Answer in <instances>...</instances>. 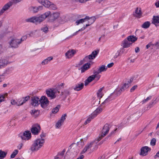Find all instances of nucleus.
Returning a JSON list of instances; mask_svg holds the SVG:
<instances>
[{
  "mask_svg": "<svg viewBox=\"0 0 159 159\" xmlns=\"http://www.w3.org/2000/svg\"><path fill=\"white\" fill-rule=\"evenodd\" d=\"M7 152L0 150V159H3L7 155Z\"/></svg>",
  "mask_w": 159,
  "mask_h": 159,
  "instance_id": "obj_40",
  "label": "nucleus"
},
{
  "mask_svg": "<svg viewBox=\"0 0 159 159\" xmlns=\"http://www.w3.org/2000/svg\"><path fill=\"white\" fill-rule=\"evenodd\" d=\"M19 137L23 140H28L31 137V133L30 131H26L22 134L19 135Z\"/></svg>",
  "mask_w": 159,
  "mask_h": 159,
  "instance_id": "obj_8",
  "label": "nucleus"
},
{
  "mask_svg": "<svg viewBox=\"0 0 159 159\" xmlns=\"http://www.w3.org/2000/svg\"><path fill=\"white\" fill-rule=\"evenodd\" d=\"M102 108L99 107L97 108L92 113L93 114V115H94L95 117H96L98 114L102 111Z\"/></svg>",
  "mask_w": 159,
  "mask_h": 159,
  "instance_id": "obj_33",
  "label": "nucleus"
},
{
  "mask_svg": "<svg viewBox=\"0 0 159 159\" xmlns=\"http://www.w3.org/2000/svg\"><path fill=\"white\" fill-rule=\"evenodd\" d=\"M76 52L74 49L69 50L65 53V56L67 58H70Z\"/></svg>",
  "mask_w": 159,
  "mask_h": 159,
  "instance_id": "obj_16",
  "label": "nucleus"
},
{
  "mask_svg": "<svg viewBox=\"0 0 159 159\" xmlns=\"http://www.w3.org/2000/svg\"><path fill=\"white\" fill-rule=\"evenodd\" d=\"M27 38V37L26 35L23 36L20 39V43L22 41L25 40Z\"/></svg>",
  "mask_w": 159,
  "mask_h": 159,
  "instance_id": "obj_55",
  "label": "nucleus"
},
{
  "mask_svg": "<svg viewBox=\"0 0 159 159\" xmlns=\"http://www.w3.org/2000/svg\"><path fill=\"white\" fill-rule=\"evenodd\" d=\"M30 98V97L28 96H27L25 97H23L21 98L22 102H21V104H23L25 103L26 101H27Z\"/></svg>",
  "mask_w": 159,
  "mask_h": 159,
  "instance_id": "obj_44",
  "label": "nucleus"
},
{
  "mask_svg": "<svg viewBox=\"0 0 159 159\" xmlns=\"http://www.w3.org/2000/svg\"><path fill=\"white\" fill-rule=\"evenodd\" d=\"M129 87V84L128 83H125L121 87L120 90L122 92L124 91L125 89L128 88Z\"/></svg>",
  "mask_w": 159,
  "mask_h": 159,
  "instance_id": "obj_41",
  "label": "nucleus"
},
{
  "mask_svg": "<svg viewBox=\"0 0 159 159\" xmlns=\"http://www.w3.org/2000/svg\"><path fill=\"white\" fill-rule=\"evenodd\" d=\"M21 0H12V2L14 3H17L20 2Z\"/></svg>",
  "mask_w": 159,
  "mask_h": 159,
  "instance_id": "obj_62",
  "label": "nucleus"
},
{
  "mask_svg": "<svg viewBox=\"0 0 159 159\" xmlns=\"http://www.w3.org/2000/svg\"><path fill=\"white\" fill-rule=\"evenodd\" d=\"M22 102V100L21 98L20 99H19L18 101V106H19L20 105H22L23 104H20L21 103V102Z\"/></svg>",
  "mask_w": 159,
  "mask_h": 159,
  "instance_id": "obj_59",
  "label": "nucleus"
},
{
  "mask_svg": "<svg viewBox=\"0 0 159 159\" xmlns=\"http://www.w3.org/2000/svg\"><path fill=\"white\" fill-rule=\"evenodd\" d=\"M95 78V75H92L89 76L84 81V84L85 86L87 85L89 83L92 81Z\"/></svg>",
  "mask_w": 159,
  "mask_h": 159,
  "instance_id": "obj_24",
  "label": "nucleus"
},
{
  "mask_svg": "<svg viewBox=\"0 0 159 159\" xmlns=\"http://www.w3.org/2000/svg\"><path fill=\"white\" fill-rule=\"evenodd\" d=\"M156 140L155 138H153L151 141L150 144L151 145L154 146L155 145Z\"/></svg>",
  "mask_w": 159,
  "mask_h": 159,
  "instance_id": "obj_48",
  "label": "nucleus"
},
{
  "mask_svg": "<svg viewBox=\"0 0 159 159\" xmlns=\"http://www.w3.org/2000/svg\"><path fill=\"white\" fill-rule=\"evenodd\" d=\"M14 68L13 67H10L6 69L4 72L5 75H8L13 72Z\"/></svg>",
  "mask_w": 159,
  "mask_h": 159,
  "instance_id": "obj_28",
  "label": "nucleus"
},
{
  "mask_svg": "<svg viewBox=\"0 0 159 159\" xmlns=\"http://www.w3.org/2000/svg\"><path fill=\"white\" fill-rule=\"evenodd\" d=\"M151 150V148L148 146L143 147L140 149V152L139 153V155L142 156H146L148 154V152L150 151Z\"/></svg>",
  "mask_w": 159,
  "mask_h": 159,
  "instance_id": "obj_11",
  "label": "nucleus"
},
{
  "mask_svg": "<svg viewBox=\"0 0 159 159\" xmlns=\"http://www.w3.org/2000/svg\"><path fill=\"white\" fill-rule=\"evenodd\" d=\"M132 43L129 42V41L127 39H124L122 43V45L123 46V50H124V48H127L130 46Z\"/></svg>",
  "mask_w": 159,
  "mask_h": 159,
  "instance_id": "obj_20",
  "label": "nucleus"
},
{
  "mask_svg": "<svg viewBox=\"0 0 159 159\" xmlns=\"http://www.w3.org/2000/svg\"><path fill=\"white\" fill-rule=\"evenodd\" d=\"M46 136V134L45 133L42 132L41 134L40 135V136L41 138V139H42L43 138H44Z\"/></svg>",
  "mask_w": 159,
  "mask_h": 159,
  "instance_id": "obj_64",
  "label": "nucleus"
},
{
  "mask_svg": "<svg viewBox=\"0 0 159 159\" xmlns=\"http://www.w3.org/2000/svg\"><path fill=\"white\" fill-rule=\"evenodd\" d=\"M41 30L43 32L46 33L48 31V28L47 26L43 27L41 28Z\"/></svg>",
  "mask_w": 159,
  "mask_h": 159,
  "instance_id": "obj_50",
  "label": "nucleus"
},
{
  "mask_svg": "<svg viewBox=\"0 0 159 159\" xmlns=\"http://www.w3.org/2000/svg\"><path fill=\"white\" fill-rule=\"evenodd\" d=\"M23 146V144L22 143H20L17 146V147L18 149L20 150L22 148Z\"/></svg>",
  "mask_w": 159,
  "mask_h": 159,
  "instance_id": "obj_60",
  "label": "nucleus"
},
{
  "mask_svg": "<svg viewBox=\"0 0 159 159\" xmlns=\"http://www.w3.org/2000/svg\"><path fill=\"white\" fill-rule=\"evenodd\" d=\"M46 92L48 97L50 98L51 99H53L56 98V96L53 90L51 89L47 90Z\"/></svg>",
  "mask_w": 159,
  "mask_h": 159,
  "instance_id": "obj_14",
  "label": "nucleus"
},
{
  "mask_svg": "<svg viewBox=\"0 0 159 159\" xmlns=\"http://www.w3.org/2000/svg\"><path fill=\"white\" fill-rule=\"evenodd\" d=\"M150 25V23L149 21L145 22L142 25V27L146 29L148 28Z\"/></svg>",
  "mask_w": 159,
  "mask_h": 159,
  "instance_id": "obj_42",
  "label": "nucleus"
},
{
  "mask_svg": "<svg viewBox=\"0 0 159 159\" xmlns=\"http://www.w3.org/2000/svg\"><path fill=\"white\" fill-rule=\"evenodd\" d=\"M37 31V30H35L34 31H32L30 32V36H33L35 35V33Z\"/></svg>",
  "mask_w": 159,
  "mask_h": 159,
  "instance_id": "obj_58",
  "label": "nucleus"
},
{
  "mask_svg": "<svg viewBox=\"0 0 159 159\" xmlns=\"http://www.w3.org/2000/svg\"><path fill=\"white\" fill-rule=\"evenodd\" d=\"M43 6H40L38 7H31V8L32 9V11L33 13H37L39 11L42 10L43 9Z\"/></svg>",
  "mask_w": 159,
  "mask_h": 159,
  "instance_id": "obj_23",
  "label": "nucleus"
},
{
  "mask_svg": "<svg viewBox=\"0 0 159 159\" xmlns=\"http://www.w3.org/2000/svg\"><path fill=\"white\" fill-rule=\"evenodd\" d=\"M9 44L11 48H16L18 47L20 44V39H13L9 42Z\"/></svg>",
  "mask_w": 159,
  "mask_h": 159,
  "instance_id": "obj_9",
  "label": "nucleus"
},
{
  "mask_svg": "<svg viewBox=\"0 0 159 159\" xmlns=\"http://www.w3.org/2000/svg\"><path fill=\"white\" fill-rule=\"evenodd\" d=\"M117 128H116L114 130L112 131L111 133H110L108 135V136L105 139H110V137L114 134L115 133V132L117 130Z\"/></svg>",
  "mask_w": 159,
  "mask_h": 159,
  "instance_id": "obj_43",
  "label": "nucleus"
},
{
  "mask_svg": "<svg viewBox=\"0 0 159 159\" xmlns=\"http://www.w3.org/2000/svg\"><path fill=\"white\" fill-rule=\"evenodd\" d=\"M11 104L13 105H16L18 106V103L17 102H16V101L14 99H12L11 100Z\"/></svg>",
  "mask_w": 159,
  "mask_h": 159,
  "instance_id": "obj_54",
  "label": "nucleus"
},
{
  "mask_svg": "<svg viewBox=\"0 0 159 159\" xmlns=\"http://www.w3.org/2000/svg\"><path fill=\"white\" fill-rule=\"evenodd\" d=\"M32 116L36 117L38 116L39 114V111L37 110L33 109L30 112Z\"/></svg>",
  "mask_w": 159,
  "mask_h": 159,
  "instance_id": "obj_34",
  "label": "nucleus"
},
{
  "mask_svg": "<svg viewBox=\"0 0 159 159\" xmlns=\"http://www.w3.org/2000/svg\"><path fill=\"white\" fill-rule=\"evenodd\" d=\"M86 17H88V18L86 19V21H88V23L91 25L93 24L96 20V18L94 16H92L90 18L88 16H86Z\"/></svg>",
  "mask_w": 159,
  "mask_h": 159,
  "instance_id": "obj_32",
  "label": "nucleus"
},
{
  "mask_svg": "<svg viewBox=\"0 0 159 159\" xmlns=\"http://www.w3.org/2000/svg\"><path fill=\"white\" fill-rule=\"evenodd\" d=\"M116 97L114 93H111L108 97L101 104V106L103 105H107L111 101L114 99Z\"/></svg>",
  "mask_w": 159,
  "mask_h": 159,
  "instance_id": "obj_12",
  "label": "nucleus"
},
{
  "mask_svg": "<svg viewBox=\"0 0 159 159\" xmlns=\"http://www.w3.org/2000/svg\"><path fill=\"white\" fill-rule=\"evenodd\" d=\"M122 91L120 90V89H115L114 92L113 93L116 97L119 96Z\"/></svg>",
  "mask_w": 159,
  "mask_h": 159,
  "instance_id": "obj_36",
  "label": "nucleus"
},
{
  "mask_svg": "<svg viewBox=\"0 0 159 159\" xmlns=\"http://www.w3.org/2000/svg\"><path fill=\"white\" fill-rule=\"evenodd\" d=\"M12 5V2H9L5 4L0 10V16L2 15L6 11L8 10Z\"/></svg>",
  "mask_w": 159,
  "mask_h": 159,
  "instance_id": "obj_10",
  "label": "nucleus"
},
{
  "mask_svg": "<svg viewBox=\"0 0 159 159\" xmlns=\"http://www.w3.org/2000/svg\"><path fill=\"white\" fill-rule=\"evenodd\" d=\"M18 151L17 150H15L13 152H12V154L11 155V158H14L18 154Z\"/></svg>",
  "mask_w": 159,
  "mask_h": 159,
  "instance_id": "obj_46",
  "label": "nucleus"
},
{
  "mask_svg": "<svg viewBox=\"0 0 159 159\" xmlns=\"http://www.w3.org/2000/svg\"><path fill=\"white\" fill-rule=\"evenodd\" d=\"M98 50H95L91 54L88 56H86L83 59L85 62H90L91 60L94 59L99 53Z\"/></svg>",
  "mask_w": 159,
  "mask_h": 159,
  "instance_id": "obj_5",
  "label": "nucleus"
},
{
  "mask_svg": "<svg viewBox=\"0 0 159 159\" xmlns=\"http://www.w3.org/2000/svg\"><path fill=\"white\" fill-rule=\"evenodd\" d=\"M44 140L43 139H38L33 141L30 148V150L32 152L37 151L43 145Z\"/></svg>",
  "mask_w": 159,
  "mask_h": 159,
  "instance_id": "obj_2",
  "label": "nucleus"
},
{
  "mask_svg": "<svg viewBox=\"0 0 159 159\" xmlns=\"http://www.w3.org/2000/svg\"><path fill=\"white\" fill-rule=\"evenodd\" d=\"M114 65V63L112 62L108 64L107 65V67L108 68H111Z\"/></svg>",
  "mask_w": 159,
  "mask_h": 159,
  "instance_id": "obj_63",
  "label": "nucleus"
},
{
  "mask_svg": "<svg viewBox=\"0 0 159 159\" xmlns=\"http://www.w3.org/2000/svg\"><path fill=\"white\" fill-rule=\"evenodd\" d=\"M66 114L63 115L61 116L60 120H58L56 124V128H59L61 126L62 124L66 119Z\"/></svg>",
  "mask_w": 159,
  "mask_h": 159,
  "instance_id": "obj_13",
  "label": "nucleus"
},
{
  "mask_svg": "<svg viewBox=\"0 0 159 159\" xmlns=\"http://www.w3.org/2000/svg\"><path fill=\"white\" fill-rule=\"evenodd\" d=\"M88 17H85L84 18L81 19L80 20H76L75 22L76 25H78L80 24L83 23L84 22L86 21V19Z\"/></svg>",
  "mask_w": 159,
  "mask_h": 159,
  "instance_id": "obj_39",
  "label": "nucleus"
},
{
  "mask_svg": "<svg viewBox=\"0 0 159 159\" xmlns=\"http://www.w3.org/2000/svg\"><path fill=\"white\" fill-rule=\"evenodd\" d=\"M51 14L50 11H47L39 16H35L36 24H40L46 18L48 17Z\"/></svg>",
  "mask_w": 159,
  "mask_h": 159,
  "instance_id": "obj_3",
  "label": "nucleus"
},
{
  "mask_svg": "<svg viewBox=\"0 0 159 159\" xmlns=\"http://www.w3.org/2000/svg\"><path fill=\"white\" fill-rule=\"evenodd\" d=\"M103 88H100L99 89H98L97 92V96L99 98H102L103 95V93L102 92L103 90Z\"/></svg>",
  "mask_w": 159,
  "mask_h": 159,
  "instance_id": "obj_38",
  "label": "nucleus"
},
{
  "mask_svg": "<svg viewBox=\"0 0 159 159\" xmlns=\"http://www.w3.org/2000/svg\"><path fill=\"white\" fill-rule=\"evenodd\" d=\"M50 16H51L52 18L51 19V21L53 22L58 18L59 16V15L58 13L56 12L53 13L52 15L51 14Z\"/></svg>",
  "mask_w": 159,
  "mask_h": 159,
  "instance_id": "obj_30",
  "label": "nucleus"
},
{
  "mask_svg": "<svg viewBox=\"0 0 159 159\" xmlns=\"http://www.w3.org/2000/svg\"><path fill=\"white\" fill-rule=\"evenodd\" d=\"M95 70L94 71L93 73L94 75H95V78H96L97 79V80H98L100 77V75H98L99 74H97L95 73Z\"/></svg>",
  "mask_w": 159,
  "mask_h": 159,
  "instance_id": "obj_53",
  "label": "nucleus"
},
{
  "mask_svg": "<svg viewBox=\"0 0 159 159\" xmlns=\"http://www.w3.org/2000/svg\"><path fill=\"white\" fill-rule=\"evenodd\" d=\"M84 84L83 83L79 82L76 84L74 88V89L76 91H79L83 89Z\"/></svg>",
  "mask_w": 159,
  "mask_h": 159,
  "instance_id": "obj_18",
  "label": "nucleus"
},
{
  "mask_svg": "<svg viewBox=\"0 0 159 159\" xmlns=\"http://www.w3.org/2000/svg\"><path fill=\"white\" fill-rule=\"evenodd\" d=\"M39 2L43 5L45 7L52 10L57 8L56 6L48 0H39Z\"/></svg>",
  "mask_w": 159,
  "mask_h": 159,
  "instance_id": "obj_4",
  "label": "nucleus"
},
{
  "mask_svg": "<svg viewBox=\"0 0 159 159\" xmlns=\"http://www.w3.org/2000/svg\"><path fill=\"white\" fill-rule=\"evenodd\" d=\"M65 152V149H64L61 152H58L57 154V156H61L62 157H63L64 156V155Z\"/></svg>",
  "mask_w": 159,
  "mask_h": 159,
  "instance_id": "obj_52",
  "label": "nucleus"
},
{
  "mask_svg": "<svg viewBox=\"0 0 159 159\" xmlns=\"http://www.w3.org/2000/svg\"><path fill=\"white\" fill-rule=\"evenodd\" d=\"M152 23L154 24L156 26H159V16H154L152 19Z\"/></svg>",
  "mask_w": 159,
  "mask_h": 159,
  "instance_id": "obj_22",
  "label": "nucleus"
},
{
  "mask_svg": "<svg viewBox=\"0 0 159 159\" xmlns=\"http://www.w3.org/2000/svg\"><path fill=\"white\" fill-rule=\"evenodd\" d=\"M124 52V51L123 50V48H120L118 50L114 56L113 59H115L117 58L119 56L122 55Z\"/></svg>",
  "mask_w": 159,
  "mask_h": 159,
  "instance_id": "obj_27",
  "label": "nucleus"
},
{
  "mask_svg": "<svg viewBox=\"0 0 159 159\" xmlns=\"http://www.w3.org/2000/svg\"><path fill=\"white\" fill-rule=\"evenodd\" d=\"M7 94H1L0 95V103L4 101V99L5 98V96H7Z\"/></svg>",
  "mask_w": 159,
  "mask_h": 159,
  "instance_id": "obj_47",
  "label": "nucleus"
},
{
  "mask_svg": "<svg viewBox=\"0 0 159 159\" xmlns=\"http://www.w3.org/2000/svg\"><path fill=\"white\" fill-rule=\"evenodd\" d=\"M129 119V121L131 123H133L135 120H137L139 117V116L138 115L137 113L131 114L128 117Z\"/></svg>",
  "mask_w": 159,
  "mask_h": 159,
  "instance_id": "obj_17",
  "label": "nucleus"
},
{
  "mask_svg": "<svg viewBox=\"0 0 159 159\" xmlns=\"http://www.w3.org/2000/svg\"><path fill=\"white\" fill-rule=\"evenodd\" d=\"M107 69V67L105 66L102 65L97 70L95 71V73L99 74L102 72L105 71Z\"/></svg>",
  "mask_w": 159,
  "mask_h": 159,
  "instance_id": "obj_26",
  "label": "nucleus"
},
{
  "mask_svg": "<svg viewBox=\"0 0 159 159\" xmlns=\"http://www.w3.org/2000/svg\"><path fill=\"white\" fill-rule=\"evenodd\" d=\"M110 128L111 126L109 124L107 123L105 124L102 130L101 136L96 139L90 143L87 144L83 149L82 153H84L89 150L90 152H92L94 150L97 149H98V147L96 146L97 143L102 137L108 133Z\"/></svg>",
  "mask_w": 159,
  "mask_h": 159,
  "instance_id": "obj_1",
  "label": "nucleus"
},
{
  "mask_svg": "<svg viewBox=\"0 0 159 159\" xmlns=\"http://www.w3.org/2000/svg\"><path fill=\"white\" fill-rule=\"evenodd\" d=\"M40 99L37 97H34L32 98L31 104L33 106H37L39 104Z\"/></svg>",
  "mask_w": 159,
  "mask_h": 159,
  "instance_id": "obj_15",
  "label": "nucleus"
},
{
  "mask_svg": "<svg viewBox=\"0 0 159 159\" xmlns=\"http://www.w3.org/2000/svg\"><path fill=\"white\" fill-rule=\"evenodd\" d=\"M40 125L38 124L33 125L31 129V131L32 134L36 135L38 134L40 131Z\"/></svg>",
  "mask_w": 159,
  "mask_h": 159,
  "instance_id": "obj_7",
  "label": "nucleus"
},
{
  "mask_svg": "<svg viewBox=\"0 0 159 159\" xmlns=\"http://www.w3.org/2000/svg\"><path fill=\"white\" fill-rule=\"evenodd\" d=\"M159 157V151L156 153V154L154 156V158L155 159Z\"/></svg>",
  "mask_w": 159,
  "mask_h": 159,
  "instance_id": "obj_61",
  "label": "nucleus"
},
{
  "mask_svg": "<svg viewBox=\"0 0 159 159\" xmlns=\"http://www.w3.org/2000/svg\"><path fill=\"white\" fill-rule=\"evenodd\" d=\"M27 22L35 23L36 24L35 16H32L26 19Z\"/></svg>",
  "mask_w": 159,
  "mask_h": 159,
  "instance_id": "obj_35",
  "label": "nucleus"
},
{
  "mask_svg": "<svg viewBox=\"0 0 159 159\" xmlns=\"http://www.w3.org/2000/svg\"><path fill=\"white\" fill-rule=\"evenodd\" d=\"M95 117H96L95 116L93 115V114L92 113L90 115H89L87 119L85 122L84 124L86 125L88 123H89L91 121L93 118H94Z\"/></svg>",
  "mask_w": 159,
  "mask_h": 159,
  "instance_id": "obj_31",
  "label": "nucleus"
},
{
  "mask_svg": "<svg viewBox=\"0 0 159 159\" xmlns=\"http://www.w3.org/2000/svg\"><path fill=\"white\" fill-rule=\"evenodd\" d=\"M53 57H48L46 59L44 60L41 63L42 65H45L47 64L51 60H52Z\"/></svg>",
  "mask_w": 159,
  "mask_h": 159,
  "instance_id": "obj_29",
  "label": "nucleus"
},
{
  "mask_svg": "<svg viewBox=\"0 0 159 159\" xmlns=\"http://www.w3.org/2000/svg\"><path fill=\"white\" fill-rule=\"evenodd\" d=\"M137 86L135 85L134 86L130 89V91L131 92H133L137 88Z\"/></svg>",
  "mask_w": 159,
  "mask_h": 159,
  "instance_id": "obj_56",
  "label": "nucleus"
},
{
  "mask_svg": "<svg viewBox=\"0 0 159 159\" xmlns=\"http://www.w3.org/2000/svg\"><path fill=\"white\" fill-rule=\"evenodd\" d=\"M129 42H134L137 40V38L135 36H130L128 37L127 39Z\"/></svg>",
  "mask_w": 159,
  "mask_h": 159,
  "instance_id": "obj_37",
  "label": "nucleus"
},
{
  "mask_svg": "<svg viewBox=\"0 0 159 159\" xmlns=\"http://www.w3.org/2000/svg\"><path fill=\"white\" fill-rule=\"evenodd\" d=\"M49 101L47 98L43 96L41 97L40 99L39 104H40L41 106L43 108H46L49 104Z\"/></svg>",
  "mask_w": 159,
  "mask_h": 159,
  "instance_id": "obj_6",
  "label": "nucleus"
},
{
  "mask_svg": "<svg viewBox=\"0 0 159 159\" xmlns=\"http://www.w3.org/2000/svg\"><path fill=\"white\" fill-rule=\"evenodd\" d=\"M61 93L62 95L65 96L66 98L70 94V92L67 90H64L63 92H62Z\"/></svg>",
  "mask_w": 159,
  "mask_h": 159,
  "instance_id": "obj_45",
  "label": "nucleus"
},
{
  "mask_svg": "<svg viewBox=\"0 0 159 159\" xmlns=\"http://www.w3.org/2000/svg\"><path fill=\"white\" fill-rule=\"evenodd\" d=\"M142 14L140 8H137L135 10V13L134 14V16L139 18L142 16Z\"/></svg>",
  "mask_w": 159,
  "mask_h": 159,
  "instance_id": "obj_25",
  "label": "nucleus"
},
{
  "mask_svg": "<svg viewBox=\"0 0 159 159\" xmlns=\"http://www.w3.org/2000/svg\"><path fill=\"white\" fill-rule=\"evenodd\" d=\"M91 64L90 63L88 62L84 64L80 68L81 73L84 72L85 71L88 70L90 67Z\"/></svg>",
  "mask_w": 159,
  "mask_h": 159,
  "instance_id": "obj_21",
  "label": "nucleus"
},
{
  "mask_svg": "<svg viewBox=\"0 0 159 159\" xmlns=\"http://www.w3.org/2000/svg\"><path fill=\"white\" fill-rule=\"evenodd\" d=\"M129 121V117L127 118H125L124 119L123 121L121 123V124H125L127 122Z\"/></svg>",
  "mask_w": 159,
  "mask_h": 159,
  "instance_id": "obj_49",
  "label": "nucleus"
},
{
  "mask_svg": "<svg viewBox=\"0 0 159 159\" xmlns=\"http://www.w3.org/2000/svg\"><path fill=\"white\" fill-rule=\"evenodd\" d=\"M151 98V97H148L146 99L143 100L142 101V102L143 103H144L148 101Z\"/></svg>",
  "mask_w": 159,
  "mask_h": 159,
  "instance_id": "obj_57",
  "label": "nucleus"
},
{
  "mask_svg": "<svg viewBox=\"0 0 159 159\" xmlns=\"http://www.w3.org/2000/svg\"><path fill=\"white\" fill-rule=\"evenodd\" d=\"M8 63L7 60L5 58L0 59V69L6 66Z\"/></svg>",
  "mask_w": 159,
  "mask_h": 159,
  "instance_id": "obj_19",
  "label": "nucleus"
},
{
  "mask_svg": "<svg viewBox=\"0 0 159 159\" xmlns=\"http://www.w3.org/2000/svg\"><path fill=\"white\" fill-rule=\"evenodd\" d=\"M59 111V108L58 107H57L53 109L52 110V113L55 114L57 113Z\"/></svg>",
  "mask_w": 159,
  "mask_h": 159,
  "instance_id": "obj_51",
  "label": "nucleus"
}]
</instances>
